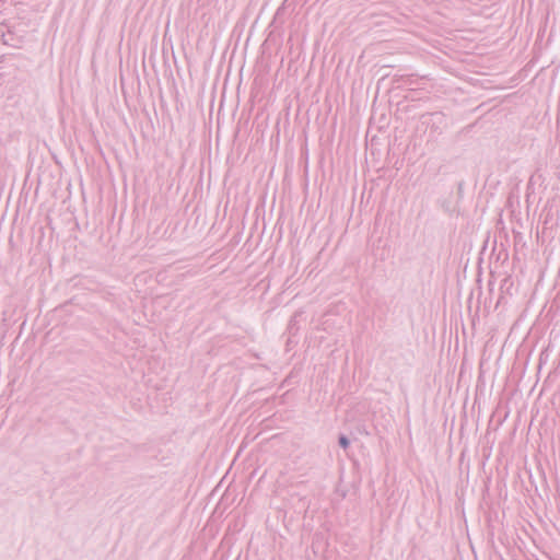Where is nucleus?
Wrapping results in <instances>:
<instances>
[{"label":"nucleus","mask_w":560,"mask_h":560,"mask_svg":"<svg viewBox=\"0 0 560 560\" xmlns=\"http://www.w3.org/2000/svg\"><path fill=\"white\" fill-rule=\"evenodd\" d=\"M339 444L341 447L347 448L350 444L349 439L346 435L339 436Z\"/></svg>","instance_id":"f257e3e1"}]
</instances>
